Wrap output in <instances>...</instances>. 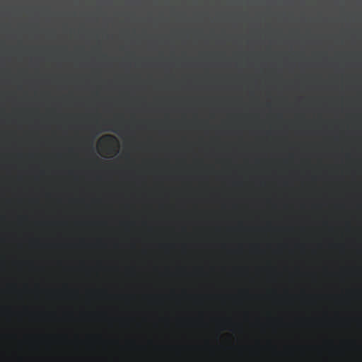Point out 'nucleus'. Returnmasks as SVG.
Segmentation results:
<instances>
[{
  "mask_svg": "<svg viewBox=\"0 0 362 362\" xmlns=\"http://www.w3.org/2000/svg\"><path fill=\"white\" fill-rule=\"evenodd\" d=\"M115 139H114V136H112V135L110 134H106L103 136H102V139H100V141H107V142H110V141H114Z\"/></svg>",
  "mask_w": 362,
  "mask_h": 362,
  "instance_id": "1",
  "label": "nucleus"
},
{
  "mask_svg": "<svg viewBox=\"0 0 362 362\" xmlns=\"http://www.w3.org/2000/svg\"><path fill=\"white\" fill-rule=\"evenodd\" d=\"M111 131H112V132H117V131H116V130H115V129H111Z\"/></svg>",
  "mask_w": 362,
  "mask_h": 362,
  "instance_id": "2",
  "label": "nucleus"
}]
</instances>
